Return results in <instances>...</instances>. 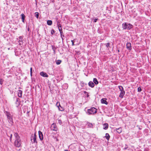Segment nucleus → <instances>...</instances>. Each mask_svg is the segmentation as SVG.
I'll list each match as a JSON object with an SVG mask.
<instances>
[{
    "instance_id": "f704fd0d",
    "label": "nucleus",
    "mask_w": 151,
    "mask_h": 151,
    "mask_svg": "<svg viewBox=\"0 0 151 151\" xmlns=\"http://www.w3.org/2000/svg\"><path fill=\"white\" fill-rule=\"evenodd\" d=\"M138 91L140 92L142 91V89L140 87H138L137 89Z\"/></svg>"
},
{
    "instance_id": "c03bdc74",
    "label": "nucleus",
    "mask_w": 151,
    "mask_h": 151,
    "mask_svg": "<svg viewBox=\"0 0 151 151\" xmlns=\"http://www.w3.org/2000/svg\"><path fill=\"white\" fill-rule=\"evenodd\" d=\"M60 21L58 20L57 21V25H58L59 24H60Z\"/></svg>"
},
{
    "instance_id": "39448f33",
    "label": "nucleus",
    "mask_w": 151,
    "mask_h": 151,
    "mask_svg": "<svg viewBox=\"0 0 151 151\" xmlns=\"http://www.w3.org/2000/svg\"><path fill=\"white\" fill-rule=\"evenodd\" d=\"M56 106L58 108L59 111H64V109L63 107L61 106L59 102H58L56 103Z\"/></svg>"
},
{
    "instance_id": "ea45409f",
    "label": "nucleus",
    "mask_w": 151,
    "mask_h": 151,
    "mask_svg": "<svg viewBox=\"0 0 151 151\" xmlns=\"http://www.w3.org/2000/svg\"><path fill=\"white\" fill-rule=\"evenodd\" d=\"M58 122L59 124H61L62 123V121L60 120H58Z\"/></svg>"
},
{
    "instance_id": "a878e982",
    "label": "nucleus",
    "mask_w": 151,
    "mask_h": 151,
    "mask_svg": "<svg viewBox=\"0 0 151 151\" xmlns=\"http://www.w3.org/2000/svg\"><path fill=\"white\" fill-rule=\"evenodd\" d=\"M39 16V14L38 12H36L35 13V16L37 17V19L38 18Z\"/></svg>"
},
{
    "instance_id": "13d9d810",
    "label": "nucleus",
    "mask_w": 151,
    "mask_h": 151,
    "mask_svg": "<svg viewBox=\"0 0 151 151\" xmlns=\"http://www.w3.org/2000/svg\"><path fill=\"white\" fill-rule=\"evenodd\" d=\"M118 52H119V50H118Z\"/></svg>"
},
{
    "instance_id": "052dcab7",
    "label": "nucleus",
    "mask_w": 151,
    "mask_h": 151,
    "mask_svg": "<svg viewBox=\"0 0 151 151\" xmlns=\"http://www.w3.org/2000/svg\"><path fill=\"white\" fill-rule=\"evenodd\" d=\"M25 111H24V113H25Z\"/></svg>"
},
{
    "instance_id": "7ed1b4c3",
    "label": "nucleus",
    "mask_w": 151,
    "mask_h": 151,
    "mask_svg": "<svg viewBox=\"0 0 151 151\" xmlns=\"http://www.w3.org/2000/svg\"><path fill=\"white\" fill-rule=\"evenodd\" d=\"M122 28L124 29L130 30L132 28V25L130 23L124 22L122 24Z\"/></svg>"
},
{
    "instance_id": "c9c22d12",
    "label": "nucleus",
    "mask_w": 151,
    "mask_h": 151,
    "mask_svg": "<svg viewBox=\"0 0 151 151\" xmlns=\"http://www.w3.org/2000/svg\"><path fill=\"white\" fill-rule=\"evenodd\" d=\"M12 134H10V141L11 142H12Z\"/></svg>"
},
{
    "instance_id": "2eb2a0df",
    "label": "nucleus",
    "mask_w": 151,
    "mask_h": 151,
    "mask_svg": "<svg viewBox=\"0 0 151 151\" xmlns=\"http://www.w3.org/2000/svg\"><path fill=\"white\" fill-rule=\"evenodd\" d=\"M88 85L90 87H91V88H93L94 86V83L91 81H90L88 83Z\"/></svg>"
},
{
    "instance_id": "f257e3e1",
    "label": "nucleus",
    "mask_w": 151,
    "mask_h": 151,
    "mask_svg": "<svg viewBox=\"0 0 151 151\" xmlns=\"http://www.w3.org/2000/svg\"><path fill=\"white\" fill-rule=\"evenodd\" d=\"M14 136L15 138L14 145L16 147H21V141L20 138L18 133L17 132L14 133Z\"/></svg>"
},
{
    "instance_id": "f3484780",
    "label": "nucleus",
    "mask_w": 151,
    "mask_h": 151,
    "mask_svg": "<svg viewBox=\"0 0 151 151\" xmlns=\"http://www.w3.org/2000/svg\"><path fill=\"white\" fill-rule=\"evenodd\" d=\"M103 129H107L109 127L108 124L107 123H105L103 124Z\"/></svg>"
},
{
    "instance_id": "de8ad7c7",
    "label": "nucleus",
    "mask_w": 151,
    "mask_h": 151,
    "mask_svg": "<svg viewBox=\"0 0 151 151\" xmlns=\"http://www.w3.org/2000/svg\"><path fill=\"white\" fill-rule=\"evenodd\" d=\"M27 31H30L29 28L28 27H27Z\"/></svg>"
},
{
    "instance_id": "393cba45",
    "label": "nucleus",
    "mask_w": 151,
    "mask_h": 151,
    "mask_svg": "<svg viewBox=\"0 0 151 151\" xmlns=\"http://www.w3.org/2000/svg\"><path fill=\"white\" fill-rule=\"evenodd\" d=\"M123 149L124 150H129L130 148L128 147L127 145L126 144Z\"/></svg>"
},
{
    "instance_id": "c85d7f7f",
    "label": "nucleus",
    "mask_w": 151,
    "mask_h": 151,
    "mask_svg": "<svg viewBox=\"0 0 151 151\" xmlns=\"http://www.w3.org/2000/svg\"><path fill=\"white\" fill-rule=\"evenodd\" d=\"M63 88H64L65 87V88H64V89H66L68 88V84H65L63 85Z\"/></svg>"
},
{
    "instance_id": "a19ab883",
    "label": "nucleus",
    "mask_w": 151,
    "mask_h": 151,
    "mask_svg": "<svg viewBox=\"0 0 151 151\" xmlns=\"http://www.w3.org/2000/svg\"><path fill=\"white\" fill-rule=\"evenodd\" d=\"M98 20V18H96V19H94L93 22H97V21Z\"/></svg>"
},
{
    "instance_id": "4d7b16f0",
    "label": "nucleus",
    "mask_w": 151,
    "mask_h": 151,
    "mask_svg": "<svg viewBox=\"0 0 151 151\" xmlns=\"http://www.w3.org/2000/svg\"><path fill=\"white\" fill-rule=\"evenodd\" d=\"M8 50H10V48H8Z\"/></svg>"
},
{
    "instance_id": "bb28decb",
    "label": "nucleus",
    "mask_w": 151,
    "mask_h": 151,
    "mask_svg": "<svg viewBox=\"0 0 151 151\" xmlns=\"http://www.w3.org/2000/svg\"><path fill=\"white\" fill-rule=\"evenodd\" d=\"M120 90V91H124L123 88L122 86H118Z\"/></svg>"
},
{
    "instance_id": "c756f323",
    "label": "nucleus",
    "mask_w": 151,
    "mask_h": 151,
    "mask_svg": "<svg viewBox=\"0 0 151 151\" xmlns=\"http://www.w3.org/2000/svg\"><path fill=\"white\" fill-rule=\"evenodd\" d=\"M52 49L53 51V53L55 54V50L56 49V48L53 46H52Z\"/></svg>"
},
{
    "instance_id": "ddd939ff",
    "label": "nucleus",
    "mask_w": 151,
    "mask_h": 151,
    "mask_svg": "<svg viewBox=\"0 0 151 151\" xmlns=\"http://www.w3.org/2000/svg\"><path fill=\"white\" fill-rule=\"evenodd\" d=\"M18 96L20 98H22V91L21 90H19L17 91Z\"/></svg>"
},
{
    "instance_id": "6e6552de",
    "label": "nucleus",
    "mask_w": 151,
    "mask_h": 151,
    "mask_svg": "<svg viewBox=\"0 0 151 151\" xmlns=\"http://www.w3.org/2000/svg\"><path fill=\"white\" fill-rule=\"evenodd\" d=\"M38 134H39V137L40 138V139L41 140H42L43 139V135L42 133V132L40 131H38Z\"/></svg>"
},
{
    "instance_id": "cd10ccee",
    "label": "nucleus",
    "mask_w": 151,
    "mask_h": 151,
    "mask_svg": "<svg viewBox=\"0 0 151 151\" xmlns=\"http://www.w3.org/2000/svg\"><path fill=\"white\" fill-rule=\"evenodd\" d=\"M61 60H57L56 63V64L57 65H59L60 64V63H61Z\"/></svg>"
},
{
    "instance_id": "6e6d98bb",
    "label": "nucleus",
    "mask_w": 151,
    "mask_h": 151,
    "mask_svg": "<svg viewBox=\"0 0 151 151\" xmlns=\"http://www.w3.org/2000/svg\"><path fill=\"white\" fill-rule=\"evenodd\" d=\"M32 73H30V75H31V76H32Z\"/></svg>"
},
{
    "instance_id": "b1692460",
    "label": "nucleus",
    "mask_w": 151,
    "mask_h": 151,
    "mask_svg": "<svg viewBox=\"0 0 151 151\" xmlns=\"http://www.w3.org/2000/svg\"><path fill=\"white\" fill-rule=\"evenodd\" d=\"M105 137H106V139L108 140L109 139V138L110 137V136L109 135V134H108V133H106V136H105Z\"/></svg>"
},
{
    "instance_id": "f8f14e48",
    "label": "nucleus",
    "mask_w": 151,
    "mask_h": 151,
    "mask_svg": "<svg viewBox=\"0 0 151 151\" xmlns=\"http://www.w3.org/2000/svg\"><path fill=\"white\" fill-rule=\"evenodd\" d=\"M101 102L102 104H104L106 105L108 104V102L106 101V98L101 99Z\"/></svg>"
},
{
    "instance_id": "423d86ee",
    "label": "nucleus",
    "mask_w": 151,
    "mask_h": 151,
    "mask_svg": "<svg viewBox=\"0 0 151 151\" xmlns=\"http://www.w3.org/2000/svg\"><path fill=\"white\" fill-rule=\"evenodd\" d=\"M31 141L32 143H35L37 145V142L36 140V137L35 136H31Z\"/></svg>"
},
{
    "instance_id": "7c9ffc66",
    "label": "nucleus",
    "mask_w": 151,
    "mask_h": 151,
    "mask_svg": "<svg viewBox=\"0 0 151 151\" xmlns=\"http://www.w3.org/2000/svg\"><path fill=\"white\" fill-rule=\"evenodd\" d=\"M51 34L52 35H53L54 34L55 32V31L53 29H52L51 30Z\"/></svg>"
},
{
    "instance_id": "3c124183",
    "label": "nucleus",
    "mask_w": 151,
    "mask_h": 151,
    "mask_svg": "<svg viewBox=\"0 0 151 151\" xmlns=\"http://www.w3.org/2000/svg\"><path fill=\"white\" fill-rule=\"evenodd\" d=\"M84 93L85 94L87 93V92L86 91H84Z\"/></svg>"
},
{
    "instance_id": "f03ea898",
    "label": "nucleus",
    "mask_w": 151,
    "mask_h": 151,
    "mask_svg": "<svg viewBox=\"0 0 151 151\" xmlns=\"http://www.w3.org/2000/svg\"><path fill=\"white\" fill-rule=\"evenodd\" d=\"M4 112L7 117L9 122L10 124H12L13 123V118L12 116L11 115L9 111H6L5 110Z\"/></svg>"
},
{
    "instance_id": "2f4dec72",
    "label": "nucleus",
    "mask_w": 151,
    "mask_h": 151,
    "mask_svg": "<svg viewBox=\"0 0 151 151\" xmlns=\"http://www.w3.org/2000/svg\"><path fill=\"white\" fill-rule=\"evenodd\" d=\"M19 41H22V40H23V37L22 36H20L19 37Z\"/></svg>"
},
{
    "instance_id": "6ab92c4d",
    "label": "nucleus",
    "mask_w": 151,
    "mask_h": 151,
    "mask_svg": "<svg viewBox=\"0 0 151 151\" xmlns=\"http://www.w3.org/2000/svg\"><path fill=\"white\" fill-rule=\"evenodd\" d=\"M116 131L118 133L120 134L122 132V128L121 127H120L119 128L116 129Z\"/></svg>"
},
{
    "instance_id": "09e8293b",
    "label": "nucleus",
    "mask_w": 151,
    "mask_h": 151,
    "mask_svg": "<svg viewBox=\"0 0 151 151\" xmlns=\"http://www.w3.org/2000/svg\"><path fill=\"white\" fill-rule=\"evenodd\" d=\"M35 4L36 5L37 4V0H35Z\"/></svg>"
},
{
    "instance_id": "864d4df0",
    "label": "nucleus",
    "mask_w": 151,
    "mask_h": 151,
    "mask_svg": "<svg viewBox=\"0 0 151 151\" xmlns=\"http://www.w3.org/2000/svg\"><path fill=\"white\" fill-rule=\"evenodd\" d=\"M64 151H69L68 150H64Z\"/></svg>"
},
{
    "instance_id": "5701e85b",
    "label": "nucleus",
    "mask_w": 151,
    "mask_h": 151,
    "mask_svg": "<svg viewBox=\"0 0 151 151\" xmlns=\"http://www.w3.org/2000/svg\"><path fill=\"white\" fill-rule=\"evenodd\" d=\"M47 24L49 25H51L52 24V21L51 20H48L47 21Z\"/></svg>"
},
{
    "instance_id": "4468645a",
    "label": "nucleus",
    "mask_w": 151,
    "mask_h": 151,
    "mask_svg": "<svg viewBox=\"0 0 151 151\" xmlns=\"http://www.w3.org/2000/svg\"><path fill=\"white\" fill-rule=\"evenodd\" d=\"M125 94V92L124 91H121L120 95L119 97L121 98H123Z\"/></svg>"
},
{
    "instance_id": "412c9836",
    "label": "nucleus",
    "mask_w": 151,
    "mask_h": 151,
    "mask_svg": "<svg viewBox=\"0 0 151 151\" xmlns=\"http://www.w3.org/2000/svg\"><path fill=\"white\" fill-rule=\"evenodd\" d=\"M60 36L61 37L62 42L63 41V40H64V39L63 38V37H65V36L64 35L63 33V32H60Z\"/></svg>"
},
{
    "instance_id": "4be33fe9",
    "label": "nucleus",
    "mask_w": 151,
    "mask_h": 151,
    "mask_svg": "<svg viewBox=\"0 0 151 151\" xmlns=\"http://www.w3.org/2000/svg\"><path fill=\"white\" fill-rule=\"evenodd\" d=\"M93 81L94 83L96 85H97L99 83V82L97 81V79L96 78H94L93 79Z\"/></svg>"
},
{
    "instance_id": "49530a36",
    "label": "nucleus",
    "mask_w": 151,
    "mask_h": 151,
    "mask_svg": "<svg viewBox=\"0 0 151 151\" xmlns=\"http://www.w3.org/2000/svg\"><path fill=\"white\" fill-rule=\"evenodd\" d=\"M142 129V126H140L139 128V129L140 130H141V129Z\"/></svg>"
},
{
    "instance_id": "5fc2aeb1",
    "label": "nucleus",
    "mask_w": 151,
    "mask_h": 151,
    "mask_svg": "<svg viewBox=\"0 0 151 151\" xmlns=\"http://www.w3.org/2000/svg\"><path fill=\"white\" fill-rule=\"evenodd\" d=\"M29 111H28L27 112V114H28L29 113Z\"/></svg>"
},
{
    "instance_id": "bf43d9fd",
    "label": "nucleus",
    "mask_w": 151,
    "mask_h": 151,
    "mask_svg": "<svg viewBox=\"0 0 151 151\" xmlns=\"http://www.w3.org/2000/svg\"><path fill=\"white\" fill-rule=\"evenodd\" d=\"M19 89H20V88H20V87H19Z\"/></svg>"
},
{
    "instance_id": "603ef678",
    "label": "nucleus",
    "mask_w": 151,
    "mask_h": 151,
    "mask_svg": "<svg viewBox=\"0 0 151 151\" xmlns=\"http://www.w3.org/2000/svg\"><path fill=\"white\" fill-rule=\"evenodd\" d=\"M73 106H71V107L70 108L72 110L73 109Z\"/></svg>"
},
{
    "instance_id": "1a4fd4ad",
    "label": "nucleus",
    "mask_w": 151,
    "mask_h": 151,
    "mask_svg": "<svg viewBox=\"0 0 151 151\" xmlns=\"http://www.w3.org/2000/svg\"><path fill=\"white\" fill-rule=\"evenodd\" d=\"M40 74L41 76L43 77H48V75L46 73L44 72H40Z\"/></svg>"
},
{
    "instance_id": "a211bd4d",
    "label": "nucleus",
    "mask_w": 151,
    "mask_h": 151,
    "mask_svg": "<svg viewBox=\"0 0 151 151\" xmlns=\"http://www.w3.org/2000/svg\"><path fill=\"white\" fill-rule=\"evenodd\" d=\"M21 16L22 17V22H23L24 23V20H25V16L24 15V14H21Z\"/></svg>"
},
{
    "instance_id": "72a5a7b5",
    "label": "nucleus",
    "mask_w": 151,
    "mask_h": 151,
    "mask_svg": "<svg viewBox=\"0 0 151 151\" xmlns=\"http://www.w3.org/2000/svg\"><path fill=\"white\" fill-rule=\"evenodd\" d=\"M3 79L0 78V84L2 85L3 83Z\"/></svg>"
},
{
    "instance_id": "aec40b11",
    "label": "nucleus",
    "mask_w": 151,
    "mask_h": 151,
    "mask_svg": "<svg viewBox=\"0 0 151 151\" xmlns=\"http://www.w3.org/2000/svg\"><path fill=\"white\" fill-rule=\"evenodd\" d=\"M81 85L82 87L84 88L85 87L86 85H87V83H85L82 81L81 82Z\"/></svg>"
},
{
    "instance_id": "dca6fc26",
    "label": "nucleus",
    "mask_w": 151,
    "mask_h": 151,
    "mask_svg": "<svg viewBox=\"0 0 151 151\" xmlns=\"http://www.w3.org/2000/svg\"><path fill=\"white\" fill-rule=\"evenodd\" d=\"M86 125L88 128H93V125L91 123L87 122Z\"/></svg>"
},
{
    "instance_id": "0eeeda50",
    "label": "nucleus",
    "mask_w": 151,
    "mask_h": 151,
    "mask_svg": "<svg viewBox=\"0 0 151 151\" xmlns=\"http://www.w3.org/2000/svg\"><path fill=\"white\" fill-rule=\"evenodd\" d=\"M50 128L51 130L55 131H57L58 129L56 124L54 123L52 124Z\"/></svg>"
},
{
    "instance_id": "e433bc0d",
    "label": "nucleus",
    "mask_w": 151,
    "mask_h": 151,
    "mask_svg": "<svg viewBox=\"0 0 151 151\" xmlns=\"http://www.w3.org/2000/svg\"><path fill=\"white\" fill-rule=\"evenodd\" d=\"M19 45H21L23 44V42L22 41H19Z\"/></svg>"
},
{
    "instance_id": "9b49d317",
    "label": "nucleus",
    "mask_w": 151,
    "mask_h": 151,
    "mask_svg": "<svg viewBox=\"0 0 151 151\" xmlns=\"http://www.w3.org/2000/svg\"><path fill=\"white\" fill-rule=\"evenodd\" d=\"M19 101L20 99L19 98H17L16 101L15 102V104L16 105V106L17 107H18L20 104Z\"/></svg>"
},
{
    "instance_id": "a18cd8bd",
    "label": "nucleus",
    "mask_w": 151,
    "mask_h": 151,
    "mask_svg": "<svg viewBox=\"0 0 151 151\" xmlns=\"http://www.w3.org/2000/svg\"><path fill=\"white\" fill-rule=\"evenodd\" d=\"M30 73H32V68H30Z\"/></svg>"
},
{
    "instance_id": "9d476101",
    "label": "nucleus",
    "mask_w": 151,
    "mask_h": 151,
    "mask_svg": "<svg viewBox=\"0 0 151 151\" xmlns=\"http://www.w3.org/2000/svg\"><path fill=\"white\" fill-rule=\"evenodd\" d=\"M126 47L128 50H130L132 49L131 44L130 42H128L126 45Z\"/></svg>"
},
{
    "instance_id": "58836bf2",
    "label": "nucleus",
    "mask_w": 151,
    "mask_h": 151,
    "mask_svg": "<svg viewBox=\"0 0 151 151\" xmlns=\"http://www.w3.org/2000/svg\"><path fill=\"white\" fill-rule=\"evenodd\" d=\"M58 29L60 32H60H63L62 31V28H58Z\"/></svg>"
},
{
    "instance_id": "4c0bfd02",
    "label": "nucleus",
    "mask_w": 151,
    "mask_h": 151,
    "mask_svg": "<svg viewBox=\"0 0 151 151\" xmlns=\"http://www.w3.org/2000/svg\"><path fill=\"white\" fill-rule=\"evenodd\" d=\"M57 25L58 27V28H62V25L60 24Z\"/></svg>"
},
{
    "instance_id": "473e14b6",
    "label": "nucleus",
    "mask_w": 151,
    "mask_h": 151,
    "mask_svg": "<svg viewBox=\"0 0 151 151\" xmlns=\"http://www.w3.org/2000/svg\"><path fill=\"white\" fill-rule=\"evenodd\" d=\"M110 44L109 43H108L106 44V47L107 48H108V49H109V47H110Z\"/></svg>"
},
{
    "instance_id": "8fccbe9b",
    "label": "nucleus",
    "mask_w": 151,
    "mask_h": 151,
    "mask_svg": "<svg viewBox=\"0 0 151 151\" xmlns=\"http://www.w3.org/2000/svg\"><path fill=\"white\" fill-rule=\"evenodd\" d=\"M86 96H87V97H89V95L88 93L87 94Z\"/></svg>"
},
{
    "instance_id": "37998d69",
    "label": "nucleus",
    "mask_w": 151,
    "mask_h": 151,
    "mask_svg": "<svg viewBox=\"0 0 151 151\" xmlns=\"http://www.w3.org/2000/svg\"><path fill=\"white\" fill-rule=\"evenodd\" d=\"M31 136H33V137H34L35 136V137H36V133L35 132L34 134H32V135H31Z\"/></svg>"
},
{
    "instance_id": "20e7f679",
    "label": "nucleus",
    "mask_w": 151,
    "mask_h": 151,
    "mask_svg": "<svg viewBox=\"0 0 151 151\" xmlns=\"http://www.w3.org/2000/svg\"><path fill=\"white\" fill-rule=\"evenodd\" d=\"M97 109L94 107H91L87 110V112L89 114H93L97 112Z\"/></svg>"
},
{
    "instance_id": "79ce46f5",
    "label": "nucleus",
    "mask_w": 151,
    "mask_h": 151,
    "mask_svg": "<svg viewBox=\"0 0 151 151\" xmlns=\"http://www.w3.org/2000/svg\"><path fill=\"white\" fill-rule=\"evenodd\" d=\"M71 42H72V45L73 46L74 45V41L73 40H71Z\"/></svg>"
}]
</instances>
